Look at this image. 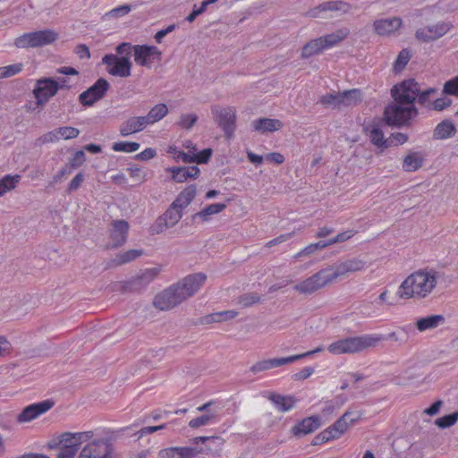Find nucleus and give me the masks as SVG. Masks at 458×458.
I'll use <instances>...</instances> for the list:
<instances>
[{
    "label": "nucleus",
    "mask_w": 458,
    "mask_h": 458,
    "mask_svg": "<svg viewBox=\"0 0 458 458\" xmlns=\"http://www.w3.org/2000/svg\"><path fill=\"white\" fill-rule=\"evenodd\" d=\"M439 273L433 268H421L409 275L400 284L397 296L400 299L422 300L436 289Z\"/></svg>",
    "instance_id": "1"
},
{
    "label": "nucleus",
    "mask_w": 458,
    "mask_h": 458,
    "mask_svg": "<svg viewBox=\"0 0 458 458\" xmlns=\"http://www.w3.org/2000/svg\"><path fill=\"white\" fill-rule=\"evenodd\" d=\"M383 337L377 335H363L344 338L330 344L327 350L333 355L352 354L377 346Z\"/></svg>",
    "instance_id": "2"
},
{
    "label": "nucleus",
    "mask_w": 458,
    "mask_h": 458,
    "mask_svg": "<svg viewBox=\"0 0 458 458\" xmlns=\"http://www.w3.org/2000/svg\"><path fill=\"white\" fill-rule=\"evenodd\" d=\"M95 436L93 430L81 432H63L57 437V445L61 446L59 453L65 454L70 458H75L80 446L92 439Z\"/></svg>",
    "instance_id": "3"
},
{
    "label": "nucleus",
    "mask_w": 458,
    "mask_h": 458,
    "mask_svg": "<svg viewBox=\"0 0 458 458\" xmlns=\"http://www.w3.org/2000/svg\"><path fill=\"white\" fill-rule=\"evenodd\" d=\"M58 38L57 32L53 30H42L24 33L14 40L18 48H35L54 43Z\"/></svg>",
    "instance_id": "4"
},
{
    "label": "nucleus",
    "mask_w": 458,
    "mask_h": 458,
    "mask_svg": "<svg viewBox=\"0 0 458 458\" xmlns=\"http://www.w3.org/2000/svg\"><path fill=\"white\" fill-rule=\"evenodd\" d=\"M418 114L414 106H403L400 103H394L386 106L384 119L389 126L401 127L408 124L409 121Z\"/></svg>",
    "instance_id": "5"
},
{
    "label": "nucleus",
    "mask_w": 458,
    "mask_h": 458,
    "mask_svg": "<svg viewBox=\"0 0 458 458\" xmlns=\"http://www.w3.org/2000/svg\"><path fill=\"white\" fill-rule=\"evenodd\" d=\"M332 267H327L318 271L310 277L299 282L293 286V290L304 295H310L322 289L327 284L334 282L331 276Z\"/></svg>",
    "instance_id": "6"
},
{
    "label": "nucleus",
    "mask_w": 458,
    "mask_h": 458,
    "mask_svg": "<svg viewBox=\"0 0 458 458\" xmlns=\"http://www.w3.org/2000/svg\"><path fill=\"white\" fill-rule=\"evenodd\" d=\"M352 9L350 3L343 0L326 1L310 8L305 15L310 18H327L349 13Z\"/></svg>",
    "instance_id": "7"
},
{
    "label": "nucleus",
    "mask_w": 458,
    "mask_h": 458,
    "mask_svg": "<svg viewBox=\"0 0 458 458\" xmlns=\"http://www.w3.org/2000/svg\"><path fill=\"white\" fill-rule=\"evenodd\" d=\"M84 444L77 458H117L111 443L106 438H92Z\"/></svg>",
    "instance_id": "8"
},
{
    "label": "nucleus",
    "mask_w": 458,
    "mask_h": 458,
    "mask_svg": "<svg viewBox=\"0 0 458 458\" xmlns=\"http://www.w3.org/2000/svg\"><path fill=\"white\" fill-rule=\"evenodd\" d=\"M211 114L214 121L222 128L227 139H231L235 131L236 123V109L233 106L222 107L220 106H213Z\"/></svg>",
    "instance_id": "9"
},
{
    "label": "nucleus",
    "mask_w": 458,
    "mask_h": 458,
    "mask_svg": "<svg viewBox=\"0 0 458 458\" xmlns=\"http://www.w3.org/2000/svg\"><path fill=\"white\" fill-rule=\"evenodd\" d=\"M391 92L396 102L413 106L420 93V84L414 79L405 80L395 85Z\"/></svg>",
    "instance_id": "10"
},
{
    "label": "nucleus",
    "mask_w": 458,
    "mask_h": 458,
    "mask_svg": "<svg viewBox=\"0 0 458 458\" xmlns=\"http://www.w3.org/2000/svg\"><path fill=\"white\" fill-rule=\"evenodd\" d=\"M182 217V213L170 205L169 208L156 219L155 223L150 226L149 232L151 234L163 233L166 230L174 227Z\"/></svg>",
    "instance_id": "11"
},
{
    "label": "nucleus",
    "mask_w": 458,
    "mask_h": 458,
    "mask_svg": "<svg viewBox=\"0 0 458 458\" xmlns=\"http://www.w3.org/2000/svg\"><path fill=\"white\" fill-rule=\"evenodd\" d=\"M59 82L52 78L39 79L36 82L33 89V95L36 98V106L42 107L50 98L54 97L60 89Z\"/></svg>",
    "instance_id": "12"
},
{
    "label": "nucleus",
    "mask_w": 458,
    "mask_h": 458,
    "mask_svg": "<svg viewBox=\"0 0 458 458\" xmlns=\"http://www.w3.org/2000/svg\"><path fill=\"white\" fill-rule=\"evenodd\" d=\"M102 63L106 65V72L112 76L127 78L131 76L132 64L127 57H118L114 54L106 55Z\"/></svg>",
    "instance_id": "13"
},
{
    "label": "nucleus",
    "mask_w": 458,
    "mask_h": 458,
    "mask_svg": "<svg viewBox=\"0 0 458 458\" xmlns=\"http://www.w3.org/2000/svg\"><path fill=\"white\" fill-rule=\"evenodd\" d=\"M207 276L203 273H196L189 275L175 283L176 288L179 290L184 301L193 296L205 284Z\"/></svg>",
    "instance_id": "14"
},
{
    "label": "nucleus",
    "mask_w": 458,
    "mask_h": 458,
    "mask_svg": "<svg viewBox=\"0 0 458 458\" xmlns=\"http://www.w3.org/2000/svg\"><path fill=\"white\" fill-rule=\"evenodd\" d=\"M183 301V298L174 284L158 293L155 297L153 304L160 310H170Z\"/></svg>",
    "instance_id": "15"
},
{
    "label": "nucleus",
    "mask_w": 458,
    "mask_h": 458,
    "mask_svg": "<svg viewBox=\"0 0 458 458\" xmlns=\"http://www.w3.org/2000/svg\"><path fill=\"white\" fill-rule=\"evenodd\" d=\"M161 51L155 46L134 45V62L140 66L151 68L155 60H161Z\"/></svg>",
    "instance_id": "16"
},
{
    "label": "nucleus",
    "mask_w": 458,
    "mask_h": 458,
    "mask_svg": "<svg viewBox=\"0 0 458 458\" xmlns=\"http://www.w3.org/2000/svg\"><path fill=\"white\" fill-rule=\"evenodd\" d=\"M110 85L104 78H99L91 87L79 96V100L83 106H90L95 102L103 98Z\"/></svg>",
    "instance_id": "17"
},
{
    "label": "nucleus",
    "mask_w": 458,
    "mask_h": 458,
    "mask_svg": "<svg viewBox=\"0 0 458 458\" xmlns=\"http://www.w3.org/2000/svg\"><path fill=\"white\" fill-rule=\"evenodd\" d=\"M53 406L54 402L50 400L28 405L18 414L16 421L20 424L30 422L47 412Z\"/></svg>",
    "instance_id": "18"
},
{
    "label": "nucleus",
    "mask_w": 458,
    "mask_h": 458,
    "mask_svg": "<svg viewBox=\"0 0 458 458\" xmlns=\"http://www.w3.org/2000/svg\"><path fill=\"white\" fill-rule=\"evenodd\" d=\"M360 419V415L352 411H346L333 425L326 429V433L322 436H327V438L337 439L341 437L348 429L350 425L355 423Z\"/></svg>",
    "instance_id": "19"
},
{
    "label": "nucleus",
    "mask_w": 458,
    "mask_h": 458,
    "mask_svg": "<svg viewBox=\"0 0 458 458\" xmlns=\"http://www.w3.org/2000/svg\"><path fill=\"white\" fill-rule=\"evenodd\" d=\"M451 29L448 22H439L420 28L415 32V38L421 42L434 41L445 35Z\"/></svg>",
    "instance_id": "20"
},
{
    "label": "nucleus",
    "mask_w": 458,
    "mask_h": 458,
    "mask_svg": "<svg viewBox=\"0 0 458 458\" xmlns=\"http://www.w3.org/2000/svg\"><path fill=\"white\" fill-rule=\"evenodd\" d=\"M331 267L333 268L331 276L335 281L338 277L344 276L349 273L362 271L366 267V262L360 259L353 258L335 264Z\"/></svg>",
    "instance_id": "21"
},
{
    "label": "nucleus",
    "mask_w": 458,
    "mask_h": 458,
    "mask_svg": "<svg viewBox=\"0 0 458 458\" xmlns=\"http://www.w3.org/2000/svg\"><path fill=\"white\" fill-rule=\"evenodd\" d=\"M157 274L158 270L157 268H148L140 271L126 283V287L131 291H140L149 284Z\"/></svg>",
    "instance_id": "22"
},
{
    "label": "nucleus",
    "mask_w": 458,
    "mask_h": 458,
    "mask_svg": "<svg viewBox=\"0 0 458 458\" xmlns=\"http://www.w3.org/2000/svg\"><path fill=\"white\" fill-rule=\"evenodd\" d=\"M366 135L369 137L370 143L379 149L381 153L391 146L388 139L385 138L384 131L377 123H371L364 128Z\"/></svg>",
    "instance_id": "23"
},
{
    "label": "nucleus",
    "mask_w": 458,
    "mask_h": 458,
    "mask_svg": "<svg viewBox=\"0 0 458 458\" xmlns=\"http://www.w3.org/2000/svg\"><path fill=\"white\" fill-rule=\"evenodd\" d=\"M402 25L403 21L400 17H392L375 21L373 28L377 35L386 37L396 32Z\"/></svg>",
    "instance_id": "24"
},
{
    "label": "nucleus",
    "mask_w": 458,
    "mask_h": 458,
    "mask_svg": "<svg viewBox=\"0 0 458 458\" xmlns=\"http://www.w3.org/2000/svg\"><path fill=\"white\" fill-rule=\"evenodd\" d=\"M293 362L291 356L284 358H274L267 360H261L255 362L250 368V371L256 375L264 371H267L276 367H281Z\"/></svg>",
    "instance_id": "25"
},
{
    "label": "nucleus",
    "mask_w": 458,
    "mask_h": 458,
    "mask_svg": "<svg viewBox=\"0 0 458 458\" xmlns=\"http://www.w3.org/2000/svg\"><path fill=\"white\" fill-rule=\"evenodd\" d=\"M201 450L194 447H168L158 452V458H194Z\"/></svg>",
    "instance_id": "26"
},
{
    "label": "nucleus",
    "mask_w": 458,
    "mask_h": 458,
    "mask_svg": "<svg viewBox=\"0 0 458 458\" xmlns=\"http://www.w3.org/2000/svg\"><path fill=\"white\" fill-rule=\"evenodd\" d=\"M148 125L144 116H131L120 125L119 131L122 136L126 137L141 131Z\"/></svg>",
    "instance_id": "27"
},
{
    "label": "nucleus",
    "mask_w": 458,
    "mask_h": 458,
    "mask_svg": "<svg viewBox=\"0 0 458 458\" xmlns=\"http://www.w3.org/2000/svg\"><path fill=\"white\" fill-rule=\"evenodd\" d=\"M129 224L125 220H116L112 223L110 235L114 248H118L126 242Z\"/></svg>",
    "instance_id": "28"
},
{
    "label": "nucleus",
    "mask_w": 458,
    "mask_h": 458,
    "mask_svg": "<svg viewBox=\"0 0 458 458\" xmlns=\"http://www.w3.org/2000/svg\"><path fill=\"white\" fill-rule=\"evenodd\" d=\"M321 426V420L318 416H310L305 418L297 423L292 429L293 434L296 437L308 435L314 432Z\"/></svg>",
    "instance_id": "29"
},
{
    "label": "nucleus",
    "mask_w": 458,
    "mask_h": 458,
    "mask_svg": "<svg viewBox=\"0 0 458 458\" xmlns=\"http://www.w3.org/2000/svg\"><path fill=\"white\" fill-rule=\"evenodd\" d=\"M172 174L173 179L177 182H184L189 178H196L199 174V169L196 165L189 167L174 166L167 169Z\"/></svg>",
    "instance_id": "30"
},
{
    "label": "nucleus",
    "mask_w": 458,
    "mask_h": 458,
    "mask_svg": "<svg viewBox=\"0 0 458 458\" xmlns=\"http://www.w3.org/2000/svg\"><path fill=\"white\" fill-rule=\"evenodd\" d=\"M196 193L197 190L195 185H189L179 193L177 198L172 202L171 205L182 213L183 209L191 203L196 196Z\"/></svg>",
    "instance_id": "31"
},
{
    "label": "nucleus",
    "mask_w": 458,
    "mask_h": 458,
    "mask_svg": "<svg viewBox=\"0 0 458 458\" xmlns=\"http://www.w3.org/2000/svg\"><path fill=\"white\" fill-rule=\"evenodd\" d=\"M255 131L261 133L273 132L283 127V123L278 119L260 118L252 122Z\"/></svg>",
    "instance_id": "32"
},
{
    "label": "nucleus",
    "mask_w": 458,
    "mask_h": 458,
    "mask_svg": "<svg viewBox=\"0 0 458 458\" xmlns=\"http://www.w3.org/2000/svg\"><path fill=\"white\" fill-rule=\"evenodd\" d=\"M445 318L442 315H430L419 318L415 326L420 332L432 330L444 324Z\"/></svg>",
    "instance_id": "33"
},
{
    "label": "nucleus",
    "mask_w": 458,
    "mask_h": 458,
    "mask_svg": "<svg viewBox=\"0 0 458 458\" xmlns=\"http://www.w3.org/2000/svg\"><path fill=\"white\" fill-rule=\"evenodd\" d=\"M350 34V30L347 28H341L332 33L321 36L325 48H331L337 46L344 41Z\"/></svg>",
    "instance_id": "34"
},
{
    "label": "nucleus",
    "mask_w": 458,
    "mask_h": 458,
    "mask_svg": "<svg viewBox=\"0 0 458 458\" xmlns=\"http://www.w3.org/2000/svg\"><path fill=\"white\" fill-rule=\"evenodd\" d=\"M424 157L420 152L411 151L409 152L404 157L403 162V169L405 172H415L419 170L424 164Z\"/></svg>",
    "instance_id": "35"
},
{
    "label": "nucleus",
    "mask_w": 458,
    "mask_h": 458,
    "mask_svg": "<svg viewBox=\"0 0 458 458\" xmlns=\"http://www.w3.org/2000/svg\"><path fill=\"white\" fill-rule=\"evenodd\" d=\"M456 131L454 124L450 120H444L434 129L433 138L436 140H445L454 137Z\"/></svg>",
    "instance_id": "36"
},
{
    "label": "nucleus",
    "mask_w": 458,
    "mask_h": 458,
    "mask_svg": "<svg viewBox=\"0 0 458 458\" xmlns=\"http://www.w3.org/2000/svg\"><path fill=\"white\" fill-rule=\"evenodd\" d=\"M362 100V93L358 89L341 92L342 109L359 105Z\"/></svg>",
    "instance_id": "37"
},
{
    "label": "nucleus",
    "mask_w": 458,
    "mask_h": 458,
    "mask_svg": "<svg viewBox=\"0 0 458 458\" xmlns=\"http://www.w3.org/2000/svg\"><path fill=\"white\" fill-rule=\"evenodd\" d=\"M238 316L236 310H225L208 314L201 318L203 324L221 323L233 319Z\"/></svg>",
    "instance_id": "38"
},
{
    "label": "nucleus",
    "mask_w": 458,
    "mask_h": 458,
    "mask_svg": "<svg viewBox=\"0 0 458 458\" xmlns=\"http://www.w3.org/2000/svg\"><path fill=\"white\" fill-rule=\"evenodd\" d=\"M325 46L323 44L321 37L310 40L305 44L301 49V57L309 58L314 55H318L324 51Z\"/></svg>",
    "instance_id": "39"
},
{
    "label": "nucleus",
    "mask_w": 458,
    "mask_h": 458,
    "mask_svg": "<svg viewBox=\"0 0 458 458\" xmlns=\"http://www.w3.org/2000/svg\"><path fill=\"white\" fill-rule=\"evenodd\" d=\"M199 441L206 445V449L209 452L221 450L225 444V440L219 436L198 437L193 438L195 444H198Z\"/></svg>",
    "instance_id": "40"
},
{
    "label": "nucleus",
    "mask_w": 458,
    "mask_h": 458,
    "mask_svg": "<svg viewBox=\"0 0 458 458\" xmlns=\"http://www.w3.org/2000/svg\"><path fill=\"white\" fill-rule=\"evenodd\" d=\"M168 114V107L165 104L160 103L153 106L147 115H144L148 125L163 119Z\"/></svg>",
    "instance_id": "41"
},
{
    "label": "nucleus",
    "mask_w": 458,
    "mask_h": 458,
    "mask_svg": "<svg viewBox=\"0 0 458 458\" xmlns=\"http://www.w3.org/2000/svg\"><path fill=\"white\" fill-rule=\"evenodd\" d=\"M225 208V204L223 203L211 204L206 207L201 211L194 214L192 218H199L201 221H208L211 216L222 212Z\"/></svg>",
    "instance_id": "42"
},
{
    "label": "nucleus",
    "mask_w": 458,
    "mask_h": 458,
    "mask_svg": "<svg viewBox=\"0 0 458 458\" xmlns=\"http://www.w3.org/2000/svg\"><path fill=\"white\" fill-rule=\"evenodd\" d=\"M319 103L325 107L342 109L341 92H330L320 97Z\"/></svg>",
    "instance_id": "43"
},
{
    "label": "nucleus",
    "mask_w": 458,
    "mask_h": 458,
    "mask_svg": "<svg viewBox=\"0 0 458 458\" xmlns=\"http://www.w3.org/2000/svg\"><path fill=\"white\" fill-rule=\"evenodd\" d=\"M269 399L273 402L276 407L281 411H288L294 405V400L290 396H283L280 394H273Z\"/></svg>",
    "instance_id": "44"
},
{
    "label": "nucleus",
    "mask_w": 458,
    "mask_h": 458,
    "mask_svg": "<svg viewBox=\"0 0 458 458\" xmlns=\"http://www.w3.org/2000/svg\"><path fill=\"white\" fill-rule=\"evenodd\" d=\"M20 181V174H7L4 178L0 179V197L4 193L15 189Z\"/></svg>",
    "instance_id": "45"
},
{
    "label": "nucleus",
    "mask_w": 458,
    "mask_h": 458,
    "mask_svg": "<svg viewBox=\"0 0 458 458\" xmlns=\"http://www.w3.org/2000/svg\"><path fill=\"white\" fill-rule=\"evenodd\" d=\"M142 255L141 250H130L116 255L113 262L119 266L131 262Z\"/></svg>",
    "instance_id": "46"
},
{
    "label": "nucleus",
    "mask_w": 458,
    "mask_h": 458,
    "mask_svg": "<svg viewBox=\"0 0 458 458\" xmlns=\"http://www.w3.org/2000/svg\"><path fill=\"white\" fill-rule=\"evenodd\" d=\"M261 301L262 297L256 293H244L238 298V303L243 308H248Z\"/></svg>",
    "instance_id": "47"
},
{
    "label": "nucleus",
    "mask_w": 458,
    "mask_h": 458,
    "mask_svg": "<svg viewBox=\"0 0 458 458\" xmlns=\"http://www.w3.org/2000/svg\"><path fill=\"white\" fill-rule=\"evenodd\" d=\"M215 418H216V414L214 412L208 411L199 417L191 420L189 421V427L191 428H197L199 427L207 426Z\"/></svg>",
    "instance_id": "48"
},
{
    "label": "nucleus",
    "mask_w": 458,
    "mask_h": 458,
    "mask_svg": "<svg viewBox=\"0 0 458 458\" xmlns=\"http://www.w3.org/2000/svg\"><path fill=\"white\" fill-rule=\"evenodd\" d=\"M139 148V143L129 141L114 142L112 146V149L116 152L131 153L137 151Z\"/></svg>",
    "instance_id": "49"
},
{
    "label": "nucleus",
    "mask_w": 458,
    "mask_h": 458,
    "mask_svg": "<svg viewBox=\"0 0 458 458\" xmlns=\"http://www.w3.org/2000/svg\"><path fill=\"white\" fill-rule=\"evenodd\" d=\"M458 421V411L445 415L435 420V425L440 428H450Z\"/></svg>",
    "instance_id": "50"
},
{
    "label": "nucleus",
    "mask_w": 458,
    "mask_h": 458,
    "mask_svg": "<svg viewBox=\"0 0 458 458\" xmlns=\"http://www.w3.org/2000/svg\"><path fill=\"white\" fill-rule=\"evenodd\" d=\"M212 152L211 148H206L200 152H197L196 146H193L191 151L192 163L206 164L209 160Z\"/></svg>",
    "instance_id": "51"
},
{
    "label": "nucleus",
    "mask_w": 458,
    "mask_h": 458,
    "mask_svg": "<svg viewBox=\"0 0 458 458\" xmlns=\"http://www.w3.org/2000/svg\"><path fill=\"white\" fill-rule=\"evenodd\" d=\"M56 133H58V138L60 140H72L75 139L79 136L80 131L77 128L72 126H64L56 129Z\"/></svg>",
    "instance_id": "52"
},
{
    "label": "nucleus",
    "mask_w": 458,
    "mask_h": 458,
    "mask_svg": "<svg viewBox=\"0 0 458 458\" xmlns=\"http://www.w3.org/2000/svg\"><path fill=\"white\" fill-rule=\"evenodd\" d=\"M411 59V54L408 49L404 48L398 54V56L394 64V70L401 72L406 66Z\"/></svg>",
    "instance_id": "53"
},
{
    "label": "nucleus",
    "mask_w": 458,
    "mask_h": 458,
    "mask_svg": "<svg viewBox=\"0 0 458 458\" xmlns=\"http://www.w3.org/2000/svg\"><path fill=\"white\" fill-rule=\"evenodd\" d=\"M22 64H13L0 67V79L9 78L18 74L22 70Z\"/></svg>",
    "instance_id": "54"
},
{
    "label": "nucleus",
    "mask_w": 458,
    "mask_h": 458,
    "mask_svg": "<svg viewBox=\"0 0 458 458\" xmlns=\"http://www.w3.org/2000/svg\"><path fill=\"white\" fill-rule=\"evenodd\" d=\"M218 0H204L201 3V5L199 8H197L196 5H194L192 12L186 17V21L189 22H192L197 16L202 14L207 10V7L211 4L216 3Z\"/></svg>",
    "instance_id": "55"
},
{
    "label": "nucleus",
    "mask_w": 458,
    "mask_h": 458,
    "mask_svg": "<svg viewBox=\"0 0 458 458\" xmlns=\"http://www.w3.org/2000/svg\"><path fill=\"white\" fill-rule=\"evenodd\" d=\"M198 120V115L195 114H183L180 116L178 125L183 129H191Z\"/></svg>",
    "instance_id": "56"
},
{
    "label": "nucleus",
    "mask_w": 458,
    "mask_h": 458,
    "mask_svg": "<svg viewBox=\"0 0 458 458\" xmlns=\"http://www.w3.org/2000/svg\"><path fill=\"white\" fill-rule=\"evenodd\" d=\"M443 93L458 97V76L444 84Z\"/></svg>",
    "instance_id": "57"
},
{
    "label": "nucleus",
    "mask_w": 458,
    "mask_h": 458,
    "mask_svg": "<svg viewBox=\"0 0 458 458\" xmlns=\"http://www.w3.org/2000/svg\"><path fill=\"white\" fill-rule=\"evenodd\" d=\"M133 47L131 43L123 42L117 46L116 53L118 57H127L130 60L131 53L133 52Z\"/></svg>",
    "instance_id": "58"
},
{
    "label": "nucleus",
    "mask_w": 458,
    "mask_h": 458,
    "mask_svg": "<svg viewBox=\"0 0 458 458\" xmlns=\"http://www.w3.org/2000/svg\"><path fill=\"white\" fill-rule=\"evenodd\" d=\"M398 299L400 298L397 295H391L387 290H385L378 296V303L385 304L386 306H394L397 303Z\"/></svg>",
    "instance_id": "59"
},
{
    "label": "nucleus",
    "mask_w": 458,
    "mask_h": 458,
    "mask_svg": "<svg viewBox=\"0 0 458 458\" xmlns=\"http://www.w3.org/2000/svg\"><path fill=\"white\" fill-rule=\"evenodd\" d=\"M436 92L437 89L435 88H429L422 91L420 89V93L417 96L419 104H420L421 106H430L431 103L429 102V97L432 94H435Z\"/></svg>",
    "instance_id": "60"
},
{
    "label": "nucleus",
    "mask_w": 458,
    "mask_h": 458,
    "mask_svg": "<svg viewBox=\"0 0 458 458\" xmlns=\"http://www.w3.org/2000/svg\"><path fill=\"white\" fill-rule=\"evenodd\" d=\"M452 105V100L449 98L444 97L436 99L430 104V106L435 111H442Z\"/></svg>",
    "instance_id": "61"
},
{
    "label": "nucleus",
    "mask_w": 458,
    "mask_h": 458,
    "mask_svg": "<svg viewBox=\"0 0 458 458\" xmlns=\"http://www.w3.org/2000/svg\"><path fill=\"white\" fill-rule=\"evenodd\" d=\"M58 140H59V138H58V133H56V129L50 131L48 132H46L45 134H43L42 136H40L38 139V142L40 145L56 142Z\"/></svg>",
    "instance_id": "62"
},
{
    "label": "nucleus",
    "mask_w": 458,
    "mask_h": 458,
    "mask_svg": "<svg viewBox=\"0 0 458 458\" xmlns=\"http://www.w3.org/2000/svg\"><path fill=\"white\" fill-rule=\"evenodd\" d=\"M131 7L130 4H123L119 7L112 9L110 12L106 13V15L110 17L118 18L128 14L131 12Z\"/></svg>",
    "instance_id": "63"
},
{
    "label": "nucleus",
    "mask_w": 458,
    "mask_h": 458,
    "mask_svg": "<svg viewBox=\"0 0 458 458\" xmlns=\"http://www.w3.org/2000/svg\"><path fill=\"white\" fill-rule=\"evenodd\" d=\"M13 351L12 344L6 337L0 335V357L10 355Z\"/></svg>",
    "instance_id": "64"
}]
</instances>
